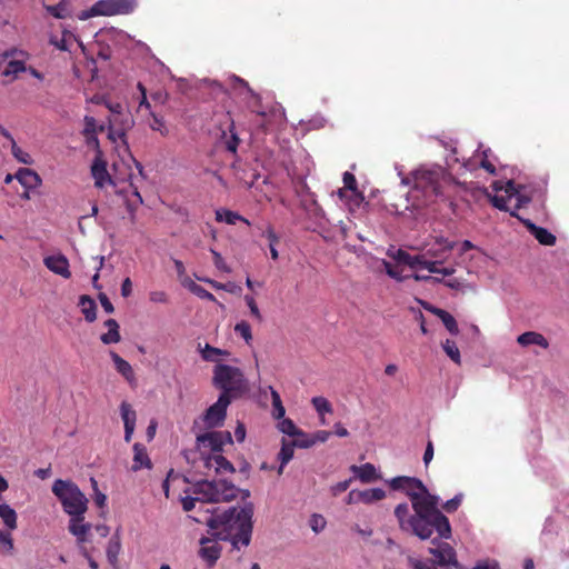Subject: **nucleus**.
Instances as JSON below:
<instances>
[{
    "instance_id": "1",
    "label": "nucleus",
    "mask_w": 569,
    "mask_h": 569,
    "mask_svg": "<svg viewBox=\"0 0 569 569\" xmlns=\"http://www.w3.org/2000/svg\"><path fill=\"white\" fill-rule=\"evenodd\" d=\"M253 511V503L247 502L242 508L230 507L221 513L211 512L204 520L196 517L193 520L206 522L209 533L216 540L230 541L234 548L240 549L251 541Z\"/></svg>"
},
{
    "instance_id": "2",
    "label": "nucleus",
    "mask_w": 569,
    "mask_h": 569,
    "mask_svg": "<svg viewBox=\"0 0 569 569\" xmlns=\"http://www.w3.org/2000/svg\"><path fill=\"white\" fill-rule=\"evenodd\" d=\"M409 499L419 526L423 527L425 540L431 539L433 532L439 538L451 537L449 519L438 509L439 497L431 495L421 483L417 490L409 491Z\"/></svg>"
},
{
    "instance_id": "3",
    "label": "nucleus",
    "mask_w": 569,
    "mask_h": 569,
    "mask_svg": "<svg viewBox=\"0 0 569 569\" xmlns=\"http://www.w3.org/2000/svg\"><path fill=\"white\" fill-rule=\"evenodd\" d=\"M52 492L69 516H81L88 510V499L74 482L57 479L52 485Z\"/></svg>"
},
{
    "instance_id": "4",
    "label": "nucleus",
    "mask_w": 569,
    "mask_h": 569,
    "mask_svg": "<svg viewBox=\"0 0 569 569\" xmlns=\"http://www.w3.org/2000/svg\"><path fill=\"white\" fill-rule=\"evenodd\" d=\"M212 383L216 388L222 390L221 395H227L230 399L241 396L248 390V382L243 372L229 365L218 363L213 368Z\"/></svg>"
},
{
    "instance_id": "5",
    "label": "nucleus",
    "mask_w": 569,
    "mask_h": 569,
    "mask_svg": "<svg viewBox=\"0 0 569 569\" xmlns=\"http://www.w3.org/2000/svg\"><path fill=\"white\" fill-rule=\"evenodd\" d=\"M193 493L200 496L202 502H229L237 498L238 488L224 479L199 480L193 485Z\"/></svg>"
},
{
    "instance_id": "6",
    "label": "nucleus",
    "mask_w": 569,
    "mask_h": 569,
    "mask_svg": "<svg viewBox=\"0 0 569 569\" xmlns=\"http://www.w3.org/2000/svg\"><path fill=\"white\" fill-rule=\"evenodd\" d=\"M447 179L445 169L440 166L421 167L412 172L413 188L423 192L426 198L442 194V181Z\"/></svg>"
},
{
    "instance_id": "7",
    "label": "nucleus",
    "mask_w": 569,
    "mask_h": 569,
    "mask_svg": "<svg viewBox=\"0 0 569 569\" xmlns=\"http://www.w3.org/2000/svg\"><path fill=\"white\" fill-rule=\"evenodd\" d=\"M131 10V3L127 0H101L79 14V19L86 20L94 16H113L127 13Z\"/></svg>"
},
{
    "instance_id": "8",
    "label": "nucleus",
    "mask_w": 569,
    "mask_h": 569,
    "mask_svg": "<svg viewBox=\"0 0 569 569\" xmlns=\"http://www.w3.org/2000/svg\"><path fill=\"white\" fill-rule=\"evenodd\" d=\"M231 403V399L227 395H220L218 400L211 405L203 417L204 423L208 428H216L223 425L227 409Z\"/></svg>"
},
{
    "instance_id": "9",
    "label": "nucleus",
    "mask_w": 569,
    "mask_h": 569,
    "mask_svg": "<svg viewBox=\"0 0 569 569\" xmlns=\"http://www.w3.org/2000/svg\"><path fill=\"white\" fill-rule=\"evenodd\" d=\"M395 516L402 531L411 532L419 539L425 540L426 535H423V527L419 526L415 513L409 515V506L407 503H399L395 508Z\"/></svg>"
},
{
    "instance_id": "10",
    "label": "nucleus",
    "mask_w": 569,
    "mask_h": 569,
    "mask_svg": "<svg viewBox=\"0 0 569 569\" xmlns=\"http://www.w3.org/2000/svg\"><path fill=\"white\" fill-rule=\"evenodd\" d=\"M197 442L209 447L213 452H219L226 443H232L229 431H211L197 437Z\"/></svg>"
},
{
    "instance_id": "11",
    "label": "nucleus",
    "mask_w": 569,
    "mask_h": 569,
    "mask_svg": "<svg viewBox=\"0 0 569 569\" xmlns=\"http://www.w3.org/2000/svg\"><path fill=\"white\" fill-rule=\"evenodd\" d=\"M120 413L124 425V441L130 442L136 428L137 413L127 401L120 405Z\"/></svg>"
},
{
    "instance_id": "12",
    "label": "nucleus",
    "mask_w": 569,
    "mask_h": 569,
    "mask_svg": "<svg viewBox=\"0 0 569 569\" xmlns=\"http://www.w3.org/2000/svg\"><path fill=\"white\" fill-rule=\"evenodd\" d=\"M43 263L50 271L64 279H69L71 277L69 261L63 254L46 257Z\"/></svg>"
},
{
    "instance_id": "13",
    "label": "nucleus",
    "mask_w": 569,
    "mask_h": 569,
    "mask_svg": "<svg viewBox=\"0 0 569 569\" xmlns=\"http://www.w3.org/2000/svg\"><path fill=\"white\" fill-rule=\"evenodd\" d=\"M84 515L81 516H70L68 530L71 535L77 537L78 542L87 541V535L91 529L90 523L83 522Z\"/></svg>"
},
{
    "instance_id": "14",
    "label": "nucleus",
    "mask_w": 569,
    "mask_h": 569,
    "mask_svg": "<svg viewBox=\"0 0 569 569\" xmlns=\"http://www.w3.org/2000/svg\"><path fill=\"white\" fill-rule=\"evenodd\" d=\"M530 233L543 246H553L556 237L542 227L536 226L530 220H521Z\"/></svg>"
},
{
    "instance_id": "15",
    "label": "nucleus",
    "mask_w": 569,
    "mask_h": 569,
    "mask_svg": "<svg viewBox=\"0 0 569 569\" xmlns=\"http://www.w3.org/2000/svg\"><path fill=\"white\" fill-rule=\"evenodd\" d=\"M436 244L439 246V248L430 247L426 254L427 257L429 256L435 258V260H441L442 263L446 259V253L455 248L456 242L443 237H438L436 238Z\"/></svg>"
},
{
    "instance_id": "16",
    "label": "nucleus",
    "mask_w": 569,
    "mask_h": 569,
    "mask_svg": "<svg viewBox=\"0 0 569 569\" xmlns=\"http://www.w3.org/2000/svg\"><path fill=\"white\" fill-rule=\"evenodd\" d=\"M14 177L26 189H34L42 182L40 176L28 168H20Z\"/></svg>"
},
{
    "instance_id": "17",
    "label": "nucleus",
    "mask_w": 569,
    "mask_h": 569,
    "mask_svg": "<svg viewBox=\"0 0 569 569\" xmlns=\"http://www.w3.org/2000/svg\"><path fill=\"white\" fill-rule=\"evenodd\" d=\"M421 483V480L407 476L395 477L389 481V485L393 490H403L408 497L409 491L417 490Z\"/></svg>"
},
{
    "instance_id": "18",
    "label": "nucleus",
    "mask_w": 569,
    "mask_h": 569,
    "mask_svg": "<svg viewBox=\"0 0 569 569\" xmlns=\"http://www.w3.org/2000/svg\"><path fill=\"white\" fill-rule=\"evenodd\" d=\"M200 545V556L210 565L214 563L220 557V547L216 542H212L209 538H201Z\"/></svg>"
},
{
    "instance_id": "19",
    "label": "nucleus",
    "mask_w": 569,
    "mask_h": 569,
    "mask_svg": "<svg viewBox=\"0 0 569 569\" xmlns=\"http://www.w3.org/2000/svg\"><path fill=\"white\" fill-rule=\"evenodd\" d=\"M151 460L143 445L137 442L133 445V465L132 470L138 471L141 468H151Z\"/></svg>"
},
{
    "instance_id": "20",
    "label": "nucleus",
    "mask_w": 569,
    "mask_h": 569,
    "mask_svg": "<svg viewBox=\"0 0 569 569\" xmlns=\"http://www.w3.org/2000/svg\"><path fill=\"white\" fill-rule=\"evenodd\" d=\"M517 342L522 347H527L530 345H537L543 349H547L549 347V342L545 338V336L536 331H527L521 333L520 336H518Z\"/></svg>"
},
{
    "instance_id": "21",
    "label": "nucleus",
    "mask_w": 569,
    "mask_h": 569,
    "mask_svg": "<svg viewBox=\"0 0 569 569\" xmlns=\"http://www.w3.org/2000/svg\"><path fill=\"white\" fill-rule=\"evenodd\" d=\"M109 122L112 128H113V126L119 127L118 137L122 140L123 143H127V141L124 139L126 132L133 127V124H134L133 118L130 114L121 113L120 117H111L109 119Z\"/></svg>"
},
{
    "instance_id": "22",
    "label": "nucleus",
    "mask_w": 569,
    "mask_h": 569,
    "mask_svg": "<svg viewBox=\"0 0 569 569\" xmlns=\"http://www.w3.org/2000/svg\"><path fill=\"white\" fill-rule=\"evenodd\" d=\"M350 469L365 483L375 481L379 478L375 466L369 462L361 466L353 465Z\"/></svg>"
},
{
    "instance_id": "23",
    "label": "nucleus",
    "mask_w": 569,
    "mask_h": 569,
    "mask_svg": "<svg viewBox=\"0 0 569 569\" xmlns=\"http://www.w3.org/2000/svg\"><path fill=\"white\" fill-rule=\"evenodd\" d=\"M91 173L94 178V184L98 188H102L106 181L111 182V178L107 171L106 162L102 160L97 159L93 162L91 167Z\"/></svg>"
},
{
    "instance_id": "24",
    "label": "nucleus",
    "mask_w": 569,
    "mask_h": 569,
    "mask_svg": "<svg viewBox=\"0 0 569 569\" xmlns=\"http://www.w3.org/2000/svg\"><path fill=\"white\" fill-rule=\"evenodd\" d=\"M295 442L282 440L281 449L278 453V459L280 460V466L278 468V473L281 475L283 472L284 466L293 458L295 452Z\"/></svg>"
},
{
    "instance_id": "25",
    "label": "nucleus",
    "mask_w": 569,
    "mask_h": 569,
    "mask_svg": "<svg viewBox=\"0 0 569 569\" xmlns=\"http://www.w3.org/2000/svg\"><path fill=\"white\" fill-rule=\"evenodd\" d=\"M104 326L108 328V332L103 333L100 339L104 345L117 343L121 337L119 333V325L114 319H108L104 321Z\"/></svg>"
},
{
    "instance_id": "26",
    "label": "nucleus",
    "mask_w": 569,
    "mask_h": 569,
    "mask_svg": "<svg viewBox=\"0 0 569 569\" xmlns=\"http://www.w3.org/2000/svg\"><path fill=\"white\" fill-rule=\"evenodd\" d=\"M110 356H111V359L114 363L117 371L120 375H122L128 381H132L134 378V373H133L131 365L113 351L110 352Z\"/></svg>"
},
{
    "instance_id": "27",
    "label": "nucleus",
    "mask_w": 569,
    "mask_h": 569,
    "mask_svg": "<svg viewBox=\"0 0 569 569\" xmlns=\"http://www.w3.org/2000/svg\"><path fill=\"white\" fill-rule=\"evenodd\" d=\"M441 264V260H429L427 259V254H417L411 256L409 267L417 268L420 267L422 269H427L428 271H437V266Z\"/></svg>"
},
{
    "instance_id": "28",
    "label": "nucleus",
    "mask_w": 569,
    "mask_h": 569,
    "mask_svg": "<svg viewBox=\"0 0 569 569\" xmlns=\"http://www.w3.org/2000/svg\"><path fill=\"white\" fill-rule=\"evenodd\" d=\"M79 303L81 306V311L84 315L86 320L88 322L94 321L97 318V315H96L97 306H96L94 300L88 296H81Z\"/></svg>"
},
{
    "instance_id": "29",
    "label": "nucleus",
    "mask_w": 569,
    "mask_h": 569,
    "mask_svg": "<svg viewBox=\"0 0 569 569\" xmlns=\"http://www.w3.org/2000/svg\"><path fill=\"white\" fill-rule=\"evenodd\" d=\"M0 518L9 529L13 530L17 528V513L9 505H0Z\"/></svg>"
},
{
    "instance_id": "30",
    "label": "nucleus",
    "mask_w": 569,
    "mask_h": 569,
    "mask_svg": "<svg viewBox=\"0 0 569 569\" xmlns=\"http://www.w3.org/2000/svg\"><path fill=\"white\" fill-rule=\"evenodd\" d=\"M121 550V542L118 533L111 537L107 547V558L111 565H116Z\"/></svg>"
},
{
    "instance_id": "31",
    "label": "nucleus",
    "mask_w": 569,
    "mask_h": 569,
    "mask_svg": "<svg viewBox=\"0 0 569 569\" xmlns=\"http://www.w3.org/2000/svg\"><path fill=\"white\" fill-rule=\"evenodd\" d=\"M216 219L217 221H226L228 224H236L237 221H243L249 224V221L246 218L230 210H217Z\"/></svg>"
},
{
    "instance_id": "32",
    "label": "nucleus",
    "mask_w": 569,
    "mask_h": 569,
    "mask_svg": "<svg viewBox=\"0 0 569 569\" xmlns=\"http://www.w3.org/2000/svg\"><path fill=\"white\" fill-rule=\"evenodd\" d=\"M219 356H229V352L227 350L211 347L210 345H206L204 348L201 349V357L206 361L217 362L219 360Z\"/></svg>"
},
{
    "instance_id": "33",
    "label": "nucleus",
    "mask_w": 569,
    "mask_h": 569,
    "mask_svg": "<svg viewBox=\"0 0 569 569\" xmlns=\"http://www.w3.org/2000/svg\"><path fill=\"white\" fill-rule=\"evenodd\" d=\"M361 492V502L363 503H372L375 501L382 500L386 497V492L380 488H372L362 490Z\"/></svg>"
},
{
    "instance_id": "34",
    "label": "nucleus",
    "mask_w": 569,
    "mask_h": 569,
    "mask_svg": "<svg viewBox=\"0 0 569 569\" xmlns=\"http://www.w3.org/2000/svg\"><path fill=\"white\" fill-rule=\"evenodd\" d=\"M442 349L447 356L457 365H460L461 357L460 351L455 341L447 339L442 342Z\"/></svg>"
},
{
    "instance_id": "35",
    "label": "nucleus",
    "mask_w": 569,
    "mask_h": 569,
    "mask_svg": "<svg viewBox=\"0 0 569 569\" xmlns=\"http://www.w3.org/2000/svg\"><path fill=\"white\" fill-rule=\"evenodd\" d=\"M438 317L440 318V320L442 321V323L445 325V327L451 335L459 333V328H458L457 321L449 312H447L446 310L438 311Z\"/></svg>"
},
{
    "instance_id": "36",
    "label": "nucleus",
    "mask_w": 569,
    "mask_h": 569,
    "mask_svg": "<svg viewBox=\"0 0 569 569\" xmlns=\"http://www.w3.org/2000/svg\"><path fill=\"white\" fill-rule=\"evenodd\" d=\"M271 400L273 407V418L278 420L282 419L284 417L286 410L284 407L282 406L280 395L273 388H271Z\"/></svg>"
},
{
    "instance_id": "37",
    "label": "nucleus",
    "mask_w": 569,
    "mask_h": 569,
    "mask_svg": "<svg viewBox=\"0 0 569 569\" xmlns=\"http://www.w3.org/2000/svg\"><path fill=\"white\" fill-rule=\"evenodd\" d=\"M26 64L22 60H10L2 74L17 77L18 73L26 71Z\"/></svg>"
},
{
    "instance_id": "38",
    "label": "nucleus",
    "mask_w": 569,
    "mask_h": 569,
    "mask_svg": "<svg viewBox=\"0 0 569 569\" xmlns=\"http://www.w3.org/2000/svg\"><path fill=\"white\" fill-rule=\"evenodd\" d=\"M311 402L320 416H323V413L332 412L330 402L323 397H315L312 398Z\"/></svg>"
},
{
    "instance_id": "39",
    "label": "nucleus",
    "mask_w": 569,
    "mask_h": 569,
    "mask_svg": "<svg viewBox=\"0 0 569 569\" xmlns=\"http://www.w3.org/2000/svg\"><path fill=\"white\" fill-rule=\"evenodd\" d=\"M278 428L282 433H286L288 436H297L301 433V430L296 427L293 421L291 419H284L278 423Z\"/></svg>"
},
{
    "instance_id": "40",
    "label": "nucleus",
    "mask_w": 569,
    "mask_h": 569,
    "mask_svg": "<svg viewBox=\"0 0 569 569\" xmlns=\"http://www.w3.org/2000/svg\"><path fill=\"white\" fill-rule=\"evenodd\" d=\"M216 473L234 472L233 465L221 455H216Z\"/></svg>"
},
{
    "instance_id": "41",
    "label": "nucleus",
    "mask_w": 569,
    "mask_h": 569,
    "mask_svg": "<svg viewBox=\"0 0 569 569\" xmlns=\"http://www.w3.org/2000/svg\"><path fill=\"white\" fill-rule=\"evenodd\" d=\"M188 288L192 293H194L196 296H198L201 299H206L209 301L216 300L214 296L211 292H209L208 290H206L204 288H202L201 286L197 284L193 281L189 282Z\"/></svg>"
},
{
    "instance_id": "42",
    "label": "nucleus",
    "mask_w": 569,
    "mask_h": 569,
    "mask_svg": "<svg viewBox=\"0 0 569 569\" xmlns=\"http://www.w3.org/2000/svg\"><path fill=\"white\" fill-rule=\"evenodd\" d=\"M236 333L240 335L246 343H250L252 340L251 327L247 321H240L234 326Z\"/></svg>"
},
{
    "instance_id": "43",
    "label": "nucleus",
    "mask_w": 569,
    "mask_h": 569,
    "mask_svg": "<svg viewBox=\"0 0 569 569\" xmlns=\"http://www.w3.org/2000/svg\"><path fill=\"white\" fill-rule=\"evenodd\" d=\"M11 151H12L13 157L19 162H21L23 164H31L32 163L31 156L29 153L24 152L21 148H19L14 140H12Z\"/></svg>"
},
{
    "instance_id": "44",
    "label": "nucleus",
    "mask_w": 569,
    "mask_h": 569,
    "mask_svg": "<svg viewBox=\"0 0 569 569\" xmlns=\"http://www.w3.org/2000/svg\"><path fill=\"white\" fill-rule=\"evenodd\" d=\"M326 523V519L318 513H313L309 520L310 528L315 533L321 532L325 529Z\"/></svg>"
},
{
    "instance_id": "45",
    "label": "nucleus",
    "mask_w": 569,
    "mask_h": 569,
    "mask_svg": "<svg viewBox=\"0 0 569 569\" xmlns=\"http://www.w3.org/2000/svg\"><path fill=\"white\" fill-rule=\"evenodd\" d=\"M152 116V119L151 121L149 122V127L153 130V131H159L162 136H167L168 134V129L167 127L164 126V121L162 118H159L157 117L156 114H151Z\"/></svg>"
},
{
    "instance_id": "46",
    "label": "nucleus",
    "mask_w": 569,
    "mask_h": 569,
    "mask_svg": "<svg viewBox=\"0 0 569 569\" xmlns=\"http://www.w3.org/2000/svg\"><path fill=\"white\" fill-rule=\"evenodd\" d=\"M343 183H345V188L346 189L356 192V194L358 197L363 199L361 193L357 192V180H356V177L352 173H350V172H345L343 173Z\"/></svg>"
},
{
    "instance_id": "47",
    "label": "nucleus",
    "mask_w": 569,
    "mask_h": 569,
    "mask_svg": "<svg viewBox=\"0 0 569 569\" xmlns=\"http://www.w3.org/2000/svg\"><path fill=\"white\" fill-rule=\"evenodd\" d=\"M91 483H92V488L94 490V503L99 507V508H102L104 507L106 505V501H107V496L104 493H102L101 491H99L98 489V482L94 478H91L90 479Z\"/></svg>"
},
{
    "instance_id": "48",
    "label": "nucleus",
    "mask_w": 569,
    "mask_h": 569,
    "mask_svg": "<svg viewBox=\"0 0 569 569\" xmlns=\"http://www.w3.org/2000/svg\"><path fill=\"white\" fill-rule=\"evenodd\" d=\"M296 437H297V439L293 440L296 447L310 448L313 446V440H312L311 436L305 433L303 431H301V433L297 435Z\"/></svg>"
},
{
    "instance_id": "49",
    "label": "nucleus",
    "mask_w": 569,
    "mask_h": 569,
    "mask_svg": "<svg viewBox=\"0 0 569 569\" xmlns=\"http://www.w3.org/2000/svg\"><path fill=\"white\" fill-rule=\"evenodd\" d=\"M462 498H463V495L462 493H458L452 499L448 500L443 506L442 508L445 509V511L447 512H453L456 511L459 506L461 505V501H462Z\"/></svg>"
},
{
    "instance_id": "50",
    "label": "nucleus",
    "mask_w": 569,
    "mask_h": 569,
    "mask_svg": "<svg viewBox=\"0 0 569 569\" xmlns=\"http://www.w3.org/2000/svg\"><path fill=\"white\" fill-rule=\"evenodd\" d=\"M97 132V122H96V119L93 117H90V116H86L84 117V129H83V134L86 137H89V136H92V134H96Z\"/></svg>"
},
{
    "instance_id": "51",
    "label": "nucleus",
    "mask_w": 569,
    "mask_h": 569,
    "mask_svg": "<svg viewBox=\"0 0 569 569\" xmlns=\"http://www.w3.org/2000/svg\"><path fill=\"white\" fill-rule=\"evenodd\" d=\"M244 301L247 303V306L249 307L250 309V312L251 315L258 320V321H261L262 320V316L260 313V310L253 299V297L247 295L244 296Z\"/></svg>"
},
{
    "instance_id": "52",
    "label": "nucleus",
    "mask_w": 569,
    "mask_h": 569,
    "mask_svg": "<svg viewBox=\"0 0 569 569\" xmlns=\"http://www.w3.org/2000/svg\"><path fill=\"white\" fill-rule=\"evenodd\" d=\"M149 299L152 302L156 303H167L168 302V296L164 291H151L149 293Z\"/></svg>"
},
{
    "instance_id": "53",
    "label": "nucleus",
    "mask_w": 569,
    "mask_h": 569,
    "mask_svg": "<svg viewBox=\"0 0 569 569\" xmlns=\"http://www.w3.org/2000/svg\"><path fill=\"white\" fill-rule=\"evenodd\" d=\"M0 543L6 548L8 552L13 550V540L7 532L0 530Z\"/></svg>"
},
{
    "instance_id": "54",
    "label": "nucleus",
    "mask_w": 569,
    "mask_h": 569,
    "mask_svg": "<svg viewBox=\"0 0 569 569\" xmlns=\"http://www.w3.org/2000/svg\"><path fill=\"white\" fill-rule=\"evenodd\" d=\"M382 264L385 267L386 273L389 277H391L392 279H396L398 281L402 280V277L400 276V273L393 268V266L389 261L383 260Z\"/></svg>"
},
{
    "instance_id": "55",
    "label": "nucleus",
    "mask_w": 569,
    "mask_h": 569,
    "mask_svg": "<svg viewBox=\"0 0 569 569\" xmlns=\"http://www.w3.org/2000/svg\"><path fill=\"white\" fill-rule=\"evenodd\" d=\"M313 440V446L318 442H326L329 437L331 436L330 431L327 430H319L312 435H310Z\"/></svg>"
},
{
    "instance_id": "56",
    "label": "nucleus",
    "mask_w": 569,
    "mask_h": 569,
    "mask_svg": "<svg viewBox=\"0 0 569 569\" xmlns=\"http://www.w3.org/2000/svg\"><path fill=\"white\" fill-rule=\"evenodd\" d=\"M198 500H201V497H197V498H193V497H184L181 499V503H182V508L184 511H191L194 506H196V502Z\"/></svg>"
},
{
    "instance_id": "57",
    "label": "nucleus",
    "mask_w": 569,
    "mask_h": 569,
    "mask_svg": "<svg viewBox=\"0 0 569 569\" xmlns=\"http://www.w3.org/2000/svg\"><path fill=\"white\" fill-rule=\"evenodd\" d=\"M350 482H351V479H348V480L340 481V482L336 483L335 486H332V488H331L332 495L338 496L341 492L346 491L349 488Z\"/></svg>"
},
{
    "instance_id": "58",
    "label": "nucleus",
    "mask_w": 569,
    "mask_h": 569,
    "mask_svg": "<svg viewBox=\"0 0 569 569\" xmlns=\"http://www.w3.org/2000/svg\"><path fill=\"white\" fill-rule=\"evenodd\" d=\"M99 301L107 313H112L114 311L113 305L104 293H99Z\"/></svg>"
},
{
    "instance_id": "59",
    "label": "nucleus",
    "mask_w": 569,
    "mask_h": 569,
    "mask_svg": "<svg viewBox=\"0 0 569 569\" xmlns=\"http://www.w3.org/2000/svg\"><path fill=\"white\" fill-rule=\"evenodd\" d=\"M490 202L495 208H497L499 210H502V211L508 210V208L506 206V199L503 197L492 196V197H490Z\"/></svg>"
},
{
    "instance_id": "60",
    "label": "nucleus",
    "mask_w": 569,
    "mask_h": 569,
    "mask_svg": "<svg viewBox=\"0 0 569 569\" xmlns=\"http://www.w3.org/2000/svg\"><path fill=\"white\" fill-rule=\"evenodd\" d=\"M201 460H202L203 469H206V470L214 469L216 470V462H214L216 455H208V456L202 455Z\"/></svg>"
},
{
    "instance_id": "61",
    "label": "nucleus",
    "mask_w": 569,
    "mask_h": 569,
    "mask_svg": "<svg viewBox=\"0 0 569 569\" xmlns=\"http://www.w3.org/2000/svg\"><path fill=\"white\" fill-rule=\"evenodd\" d=\"M104 106L109 109V111L112 113V117H120L122 113V106L121 103H113L111 101H106Z\"/></svg>"
},
{
    "instance_id": "62",
    "label": "nucleus",
    "mask_w": 569,
    "mask_h": 569,
    "mask_svg": "<svg viewBox=\"0 0 569 569\" xmlns=\"http://www.w3.org/2000/svg\"><path fill=\"white\" fill-rule=\"evenodd\" d=\"M211 253L213 256V262H214V266L220 269V270H223V271H229V269L227 268L221 254L219 252H217L216 250L211 249Z\"/></svg>"
},
{
    "instance_id": "63",
    "label": "nucleus",
    "mask_w": 569,
    "mask_h": 569,
    "mask_svg": "<svg viewBox=\"0 0 569 569\" xmlns=\"http://www.w3.org/2000/svg\"><path fill=\"white\" fill-rule=\"evenodd\" d=\"M408 562L415 568V569H436L435 567L428 565L425 561L415 559L412 557H408Z\"/></svg>"
},
{
    "instance_id": "64",
    "label": "nucleus",
    "mask_w": 569,
    "mask_h": 569,
    "mask_svg": "<svg viewBox=\"0 0 569 569\" xmlns=\"http://www.w3.org/2000/svg\"><path fill=\"white\" fill-rule=\"evenodd\" d=\"M393 258L399 261V262H402V263H406L409 266V262H410V259H411V254H409L407 251L402 250V249H399L397 250L396 254L393 256Z\"/></svg>"
}]
</instances>
